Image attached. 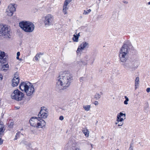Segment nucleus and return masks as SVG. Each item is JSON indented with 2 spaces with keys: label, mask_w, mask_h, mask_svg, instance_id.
I'll return each instance as SVG.
<instances>
[{
  "label": "nucleus",
  "mask_w": 150,
  "mask_h": 150,
  "mask_svg": "<svg viewBox=\"0 0 150 150\" xmlns=\"http://www.w3.org/2000/svg\"><path fill=\"white\" fill-rule=\"evenodd\" d=\"M72 75L69 71L60 73V75L58 77L56 88L58 90H64L69 87L72 80Z\"/></svg>",
  "instance_id": "1"
},
{
  "label": "nucleus",
  "mask_w": 150,
  "mask_h": 150,
  "mask_svg": "<svg viewBox=\"0 0 150 150\" xmlns=\"http://www.w3.org/2000/svg\"><path fill=\"white\" fill-rule=\"evenodd\" d=\"M19 25L21 28L25 32H31L35 28L34 24L29 21H22L19 23Z\"/></svg>",
  "instance_id": "2"
},
{
  "label": "nucleus",
  "mask_w": 150,
  "mask_h": 150,
  "mask_svg": "<svg viewBox=\"0 0 150 150\" xmlns=\"http://www.w3.org/2000/svg\"><path fill=\"white\" fill-rule=\"evenodd\" d=\"M0 34L4 36V38L9 39L11 38L10 29L6 25H0Z\"/></svg>",
  "instance_id": "3"
},
{
  "label": "nucleus",
  "mask_w": 150,
  "mask_h": 150,
  "mask_svg": "<svg viewBox=\"0 0 150 150\" xmlns=\"http://www.w3.org/2000/svg\"><path fill=\"white\" fill-rule=\"evenodd\" d=\"M44 22L46 27L52 25L54 23V17L51 14H48L45 16Z\"/></svg>",
  "instance_id": "4"
},
{
  "label": "nucleus",
  "mask_w": 150,
  "mask_h": 150,
  "mask_svg": "<svg viewBox=\"0 0 150 150\" xmlns=\"http://www.w3.org/2000/svg\"><path fill=\"white\" fill-rule=\"evenodd\" d=\"M24 94L18 89L15 90L11 94L12 99L17 100H21L24 97Z\"/></svg>",
  "instance_id": "5"
},
{
  "label": "nucleus",
  "mask_w": 150,
  "mask_h": 150,
  "mask_svg": "<svg viewBox=\"0 0 150 150\" xmlns=\"http://www.w3.org/2000/svg\"><path fill=\"white\" fill-rule=\"evenodd\" d=\"M132 63L133 62L132 61L127 60L125 62H122V65L126 70L132 71L135 69Z\"/></svg>",
  "instance_id": "6"
},
{
  "label": "nucleus",
  "mask_w": 150,
  "mask_h": 150,
  "mask_svg": "<svg viewBox=\"0 0 150 150\" xmlns=\"http://www.w3.org/2000/svg\"><path fill=\"white\" fill-rule=\"evenodd\" d=\"M47 109L44 107L41 108V110L38 116L39 118L45 119L48 115V112Z\"/></svg>",
  "instance_id": "7"
},
{
  "label": "nucleus",
  "mask_w": 150,
  "mask_h": 150,
  "mask_svg": "<svg viewBox=\"0 0 150 150\" xmlns=\"http://www.w3.org/2000/svg\"><path fill=\"white\" fill-rule=\"evenodd\" d=\"M20 79L18 77V73L16 72L14 75V77L12 80V85L13 87L18 86L19 83Z\"/></svg>",
  "instance_id": "8"
},
{
  "label": "nucleus",
  "mask_w": 150,
  "mask_h": 150,
  "mask_svg": "<svg viewBox=\"0 0 150 150\" xmlns=\"http://www.w3.org/2000/svg\"><path fill=\"white\" fill-rule=\"evenodd\" d=\"M26 93V95L28 96H30L32 95L34 91V88L33 85H30L29 86L27 87L24 91Z\"/></svg>",
  "instance_id": "9"
},
{
  "label": "nucleus",
  "mask_w": 150,
  "mask_h": 150,
  "mask_svg": "<svg viewBox=\"0 0 150 150\" xmlns=\"http://www.w3.org/2000/svg\"><path fill=\"white\" fill-rule=\"evenodd\" d=\"M88 46L89 44L88 43L86 42H83L78 47L76 51L77 53L81 52L82 50H83L84 48H88Z\"/></svg>",
  "instance_id": "10"
},
{
  "label": "nucleus",
  "mask_w": 150,
  "mask_h": 150,
  "mask_svg": "<svg viewBox=\"0 0 150 150\" xmlns=\"http://www.w3.org/2000/svg\"><path fill=\"white\" fill-rule=\"evenodd\" d=\"M37 117H32L31 118L29 121V122L30 123L31 126H33V127H34L42 128L43 127H42V125H41V124L40 122H38L37 124H35L34 123H32L31 122L33 121V120H34Z\"/></svg>",
  "instance_id": "11"
},
{
  "label": "nucleus",
  "mask_w": 150,
  "mask_h": 150,
  "mask_svg": "<svg viewBox=\"0 0 150 150\" xmlns=\"http://www.w3.org/2000/svg\"><path fill=\"white\" fill-rule=\"evenodd\" d=\"M119 57L121 62H125L127 61L128 58V54L119 53Z\"/></svg>",
  "instance_id": "12"
},
{
  "label": "nucleus",
  "mask_w": 150,
  "mask_h": 150,
  "mask_svg": "<svg viewBox=\"0 0 150 150\" xmlns=\"http://www.w3.org/2000/svg\"><path fill=\"white\" fill-rule=\"evenodd\" d=\"M128 47L127 44L124 43L120 49L119 53L128 54Z\"/></svg>",
  "instance_id": "13"
},
{
  "label": "nucleus",
  "mask_w": 150,
  "mask_h": 150,
  "mask_svg": "<svg viewBox=\"0 0 150 150\" xmlns=\"http://www.w3.org/2000/svg\"><path fill=\"white\" fill-rule=\"evenodd\" d=\"M5 56V53L4 52L0 51V63L3 64L5 63L7 61L6 57L4 58Z\"/></svg>",
  "instance_id": "14"
},
{
  "label": "nucleus",
  "mask_w": 150,
  "mask_h": 150,
  "mask_svg": "<svg viewBox=\"0 0 150 150\" xmlns=\"http://www.w3.org/2000/svg\"><path fill=\"white\" fill-rule=\"evenodd\" d=\"M28 83H26V82H21L19 86L20 89L23 91L26 90V89L29 86Z\"/></svg>",
  "instance_id": "15"
},
{
  "label": "nucleus",
  "mask_w": 150,
  "mask_h": 150,
  "mask_svg": "<svg viewBox=\"0 0 150 150\" xmlns=\"http://www.w3.org/2000/svg\"><path fill=\"white\" fill-rule=\"evenodd\" d=\"M84 59L86 62L89 61V62L90 63L91 65H92L94 62L95 59L94 58L91 57L90 58H89L88 56V55H86L84 57Z\"/></svg>",
  "instance_id": "16"
},
{
  "label": "nucleus",
  "mask_w": 150,
  "mask_h": 150,
  "mask_svg": "<svg viewBox=\"0 0 150 150\" xmlns=\"http://www.w3.org/2000/svg\"><path fill=\"white\" fill-rule=\"evenodd\" d=\"M8 68L9 65L8 64H3L2 65L1 70L6 71L8 69Z\"/></svg>",
  "instance_id": "17"
},
{
  "label": "nucleus",
  "mask_w": 150,
  "mask_h": 150,
  "mask_svg": "<svg viewBox=\"0 0 150 150\" xmlns=\"http://www.w3.org/2000/svg\"><path fill=\"white\" fill-rule=\"evenodd\" d=\"M15 4L13 5L12 4H11L9 5L8 8L10 10H11V11L12 10V11H16V8L15 7Z\"/></svg>",
  "instance_id": "18"
},
{
  "label": "nucleus",
  "mask_w": 150,
  "mask_h": 150,
  "mask_svg": "<svg viewBox=\"0 0 150 150\" xmlns=\"http://www.w3.org/2000/svg\"><path fill=\"white\" fill-rule=\"evenodd\" d=\"M15 11H12L11 10H10L9 9H8V8L6 9V12L7 13V14L8 16H11L13 15V13Z\"/></svg>",
  "instance_id": "19"
},
{
  "label": "nucleus",
  "mask_w": 150,
  "mask_h": 150,
  "mask_svg": "<svg viewBox=\"0 0 150 150\" xmlns=\"http://www.w3.org/2000/svg\"><path fill=\"white\" fill-rule=\"evenodd\" d=\"M139 78L138 77H137L135 79V89H136L137 87L138 86V84H139Z\"/></svg>",
  "instance_id": "20"
},
{
  "label": "nucleus",
  "mask_w": 150,
  "mask_h": 150,
  "mask_svg": "<svg viewBox=\"0 0 150 150\" xmlns=\"http://www.w3.org/2000/svg\"><path fill=\"white\" fill-rule=\"evenodd\" d=\"M43 54H42L41 53H39L37 54L34 57V58L33 59V60H34L35 59V60L37 61H38L39 58L40 57V55H42Z\"/></svg>",
  "instance_id": "21"
},
{
  "label": "nucleus",
  "mask_w": 150,
  "mask_h": 150,
  "mask_svg": "<svg viewBox=\"0 0 150 150\" xmlns=\"http://www.w3.org/2000/svg\"><path fill=\"white\" fill-rule=\"evenodd\" d=\"M82 131L83 133L84 134L86 137H88L89 132L87 129H86L84 130H83Z\"/></svg>",
  "instance_id": "22"
},
{
  "label": "nucleus",
  "mask_w": 150,
  "mask_h": 150,
  "mask_svg": "<svg viewBox=\"0 0 150 150\" xmlns=\"http://www.w3.org/2000/svg\"><path fill=\"white\" fill-rule=\"evenodd\" d=\"M83 108L86 111H88L90 110L91 105H83Z\"/></svg>",
  "instance_id": "23"
},
{
  "label": "nucleus",
  "mask_w": 150,
  "mask_h": 150,
  "mask_svg": "<svg viewBox=\"0 0 150 150\" xmlns=\"http://www.w3.org/2000/svg\"><path fill=\"white\" fill-rule=\"evenodd\" d=\"M74 37L72 38V40L74 41L75 42H78V41L79 36L78 35H76L74 34L73 35Z\"/></svg>",
  "instance_id": "24"
},
{
  "label": "nucleus",
  "mask_w": 150,
  "mask_h": 150,
  "mask_svg": "<svg viewBox=\"0 0 150 150\" xmlns=\"http://www.w3.org/2000/svg\"><path fill=\"white\" fill-rule=\"evenodd\" d=\"M124 115V117H125L124 119H125V116L126 114H123L122 113V112H120L117 115V117H121L122 116Z\"/></svg>",
  "instance_id": "25"
},
{
  "label": "nucleus",
  "mask_w": 150,
  "mask_h": 150,
  "mask_svg": "<svg viewBox=\"0 0 150 150\" xmlns=\"http://www.w3.org/2000/svg\"><path fill=\"white\" fill-rule=\"evenodd\" d=\"M38 119H40V121L41 124V125H42V127H43L45 126L46 125V122L44 121V120H42V119H41V118H39L38 117ZM41 119L42 118H41Z\"/></svg>",
  "instance_id": "26"
},
{
  "label": "nucleus",
  "mask_w": 150,
  "mask_h": 150,
  "mask_svg": "<svg viewBox=\"0 0 150 150\" xmlns=\"http://www.w3.org/2000/svg\"><path fill=\"white\" fill-rule=\"evenodd\" d=\"M124 119L123 118L119 117H117L116 121L117 122H123V121L124 120Z\"/></svg>",
  "instance_id": "27"
},
{
  "label": "nucleus",
  "mask_w": 150,
  "mask_h": 150,
  "mask_svg": "<svg viewBox=\"0 0 150 150\" xmlns=\"http://www.w3.org/2000/svg\"><path fill=\"white\" fill-rule=\"evenodd\" d=\"M78 62V64H81V63H82V64L83 65H87V62L84 61H80Z\"/></svg>",
  "instance_id": "28"
},
{
  "label": "nucleus",
  "mask_w": 150,
  "mask_h": 150,
  "mask_svg": "<svg viewBox=\"0 0 150 150\" xmlns=\"http://www.w3.org/2000/svg\"><path fill=\"white\" fill-rule=\"evenodd\" d=\"M4 127L3 125L0 124V134H1L2 133L4 132L3 130Z\"/></svg>",
  "instance_id": "29"
},
{
  "label": "nucleus",
  "mask_w": 150,
  "mask_h": 150,
  "mask_svg": "<svg viewBox=\"0 0 150 150\" xmlns=\"http://www.w3.org/2000/svg\"><path fill=\"white\" fill-rule=\"evenodd\" d=\"M91 11V9H89L87 11L84 10L83 14L84 15H88Z\"/></svg>",
  "instance_id": "30"
},
{
  "label": "nucleus",
  "mask_w": 150,
  "mask_h": 150,
  "mask_svg": "<svg viewBox=\"0 0 150 150\" xmlns=\"http://www.w3.org/2000/svg\"><path fill=\"white\" fill-rule=\"evenodd\" d=\"M101 97L100 95L98 93H96L94 96V98L96 100H98Z\"/></svg>",
  "instance_id": "31"
},
{
  "label": "nucleus",
  "mask_w": 150,
  "mask_h": 150,
  "mask_svg": "<svg viewBox=\"0 0 150 150\" xmlns=\"http://www.w3.org/2000/svg\"><path fill=\"white\" fill-rule=\"evenodd\" d=\"M70 1L67 0H66L64 3V5L67 6V5L70 3Z\"/></svg>",
  "instance_id": "32"
},
{
  "label": "nucleus",
  "mask_w": 150,
  "mask_h": 150,
  "mask_svg": "<svg viewBox=\"0 0 150 150\" xmlns=\"http://www.w3.org/2000/svg\"><path fill=\"white\" fill-rule=\"evenodd\" d=\"M13 122H11L10 123L9 125H8V127L10 128H12L13 127Z\"/></svg>",
  "instance_id": "33"
},
{
  "label": "nucleus",
  "mask_w": 150,
  "mask_h": 150,
  "mask_svg": "<svg viewBox=\"0 0 150 150\" xmlns=\"http://www.w3.org/2000/svg\"><path fill=\"white\" fill-rule=\"evenodd\" d=\"M133 144L132 143H131L130 144V146L129 149V150H133V146L132 145Z\"/></svg>",
  "instance_id": "34"
},
{
  "label": "nucleus",
  "mask_w": 150,
  "mask_h": 150,
  "mask_svg": "<svg viewBox=\"0 0 150 150\" xmlns=\"http://www.w3.org/2000/svg\"><path fill=\"white\" fill-rule=\"evenodd\" d=\"M68 8L67 7V6L63 5V9H66L67 10L68 9Z\"/></svg>",
  "instance_id": "35"
},
{
  "label": "nucleus",
  "mask_w": 150,
  "mask_h": 150,
  "mask_svg": "<svg viewBox=\"0 0 150 150\" xmlns=\"http://www.w3.org/2000/svg\"><path fill=\"white\" fill-rule=\"evenodd\" d=\"M18 134H16V135L15 136V137L14 139V140H15L18 139V138L19 137H18Z\"/></svg>",
  "instance_id": "36"
},
{
  "label": "nucleus",
  "mask_w": 150,
  "mask_h": 150,
  "mask_svg": "<svg viewBox=\"0 0 150 150\" xmlns=\"http://www.w3.org/2000/svg\"><path fill=\"white\" fill-rule=\"evenodd\" d=\"M67 10L65 9H63V12L64 14H67Z\"/></svg>",
  "instance_id": "37"
},
{
  "label": "nucleus",
  "mask_w": 150,
  "mask_h": 150,
  "mask_svg": "<svg viewBox=\"0 0 150 150\" xmlns=\"http://www.w3.org/2000/svg\"><path fill=\"white\" fill-rule=\"evenodd\" d=\"M59 119L61 120H62L64 119V117L62 116H61L59 117Z\"/></svg>",
  "instance_id": "38"
},
{
  "label": "nucleus",
  "mask_w": 150,
  "mask_h": 150,
  "mask_svg": "<svg viewBox=\"0 0 150 150\" xmlns=\"http://www.w3.org/2000/svg\"><path fill=\"white\" fill-rule=\"evenodd\" d=\"M94 104L96 105H98V103L97 101H95L94 103Z\"/></svg>",
  "instance_id": "39"
},
{
  "label": "nucleus",
  "mask_w": 150,
  "mask_h": 150,
  "mask_svg": "<svg viewBox=\"0 0 150 150\" xmlns=\"http://www.w3.org/2000/svg\"><path fill=\"white\" fill-rule=\"evenodd\" d=\"M123 124V122H122L120 123L118 125V126H122Z\"/></svg>",
  "instance_id": "40"
},
{
  "label": "nucleus",
  "mask_w": 150,
  "mask_h": 150,
  "mask_svg": "<svg viewBox=\"0 0 150 150\" xmlns=\"http://www.w3.org/2000/svg\"><path fill=\"white\" fill-rule=\"evenodd\" d=\"M125 100H126V101H129V99H128V98L127 96H125Z\"/></svg>",
  "instance_id": "41"
},
{
  "label": "nucleus",
  "mask_w": 150,
  "mask_h": 150,
  "mask_svg": "<svg viewBox=\"0 0 150 150\" xmlns=\"http://www.w3.org/2000/svg\"><path fill=\"white\" fill-rule=\"evenodd\" d=\"M3 140L1 139V138H0V145H1L3 143Z\"/></svg>",
  "instance_id": "42"
},
{
  "label": "nucleus",
  "mask_w": 150,
  "mask_h": 150,
  "mask_svg": "<svg viewBox=\"0 0 150 150\" xmlns=\"http://www.w3.org/2000/svg\"><path fill=\"white\" fill-rule=\"evenodd\" d=\"M146 91L147 92L149 93L150 91V88H147L146 89Z\"/></svg>",
  "instance_id": "43"
},
{
  "label": "nucleus",
  "mask_w": 150,
  "mask_h": 150,
  "mask_svg": "<svg viewBox=\"0 0 150 150\" xmlns=\"http://www.w3.org/2000/svg\"><path fill=\"white\" fill-rule=\"evenodd\" d=\"M3 79V76L0 74V80H2Z\"/></svg>",
  "instance_id": "44"
},
{
  "label": "nucleus",
  "mask_w": 150,
  "mask_h": 150,
  "mask_svg": "<svg viewBox=\"0 0 150 150\" xmlns=\"http://www.w3.org/2000/svg\"><path fill=\"white\" fill-rule=\"evenodd\" d=\"M18 135L17 137L19 138L20 137V134L21 133V132H18L17 133H16V134H18Z\"/></svg>",
  "instance_id": "45"
},
{
  "label": "nucleus",
  "mask_w": 150,
  "mask_h": 150,
  "mask_svg": "<svg viewBox=\"0 0 150 150\" xmlns=\"http://www.w3.org/2000/svg\"><path fill=\"white\" fill-rule=\"evenodd\" d=\"M127 102L128 101H126V100H125L124 101V104L125 105H127L128 103Z\"/></svg>",
  "instance_id": "46"
},
{
  "label": "nucleus",
  "mask_w": 150,
  "mask_h": 150,
  "mask_svg": "<svg viewBox=\"0 0 150 150\" xmlns=\"http://www.w3.org/2000/svg\"><path fill=\"white\" fill-rule=\"evenodd\" d=\"M20 55V52H18L17 53V55L18 56H19Z\"/></svg>",
  "instance_id": "47"
},
{
  "label": "nucleus",
  "mask_w": 150,
  "mask_h": 150,
  "mask_svg": "<svg viewBox=\"0 0 150 150\" xmlns=\"http://www.w3.org/2000/svg\"><path fill=\"white\" fill-rule=\"evenodd\" d=\"M60 108L62 110H66V109L64 107H62Z\"/></svg>",
  "instance_id": "48"
},
{
  "label": "nucleus",
  "mask_w": 150,
  "mask_h": 150,
  "mask_svg": "<svg viewBox=\"0 0 150 150\" xmlns=\"http://www.w3.org/2000/svg\"><path fill=\"white\" fill-rule=\"evenodd\" d=\"M33 127H31V131L33 133H35V132L33 131Z\"/></svg>",
  "instance_id": "49"
},
{
  "label": "nucleus",
  "mask_w": 150,
  "mask_h": 150,
  "mask_svg": "<svg viewBox=\"0 0 150 150\" xmlns=\"http://www.w3.org/2000/svg\"><path fill=\"white\" fill-rule=\"evenodd\" d=\"M123 2L124 3H125V4H127L128 3V2H127L126 1H123Z\"/></svg>",
  "instance_id": "50"
},
{
  "label": "nucleus",
  "mask_w": 150,
  "mask_h": 150,
  "mask_svg": "<svg viewBox=\"0 0 150 150\" xmlns=\"http://www.w3.org/2000/svg\"><path fill=\"white\" fill-rule=\"evenodd\" d=\"M83 77H81L79 79H80V81H82L83 80Z\"/></svg>",
  "instance_id": "51"
},
{
  "label": "nucleus",
  "mask_w": 150,
  "mask_h": 150,
  "mask_svg": "<svg viewBox=\"0 0 150 150\" xmlns=\"http://www.w3.org/2000/svg\"><path fill=\"white\" fill-rule=\"evenodd\" d=\"M119 122H116V123H115V124L117 125Z\"/></svg>",
  "instance_id": "52"
},
{
  "label": "nucleus",
  "mask_w": 150,
  "mask_h": 150,
  "mask_svg": "<svg viewBox=\"0 0 150 150\" xmlns=\"http://www.w3.org/2000/svg\"><path fill=\"white\" fill-rule=\"evenodd\" d=\"M90 145L91 146V148H93V145L92 144H90Z\"/></svg>",
  "instance_id": "53"
},
{
  "label": "nucleus",
  "mask_w": 150,
  "mask_h": 150,
  "mask_svg": "<svg viewBox=\"0 0 150 150\" xmlns=\"http://www.w3.org/2000/svg\"><path fill=\"white\" fill-rule=\"evenodd\" d=\"M16 59H19V56H17L16 57Z\"/></svg>",
  "instance_id": "54"
},
{
  "label": "nucleus",
  "mask_w": 150,
  "mask_h": 150,
  "mask_svg": "<svg viewBox=\"0 0 150 150\" xmlns=\"http://www.w3.org/2000/svg\"><path fill=\"white\" fill-rule=\"evenodd\" d=\"M30 54V51H29V52L28 53V55H29Z\"/></svg>",
  "instance_id": "55"
},
{
  "label": "nucleus",
  "mask_w": 150,
  "mask_h": 150,
  "mask_svg": "<svg viewBox=\"0 0 150 150\" xmlns=\"http://www.w3.org/2000/svg\"><path fill=\"white\" fill-rule=\"evenodd\" d=\"M148 4L150 5V1L148 3Z\"/></svg>",
  "instance_id": "56"
},
{
  "label": "nucleus",
  "mask_w": 150,
  "mask_h": 150,
  "mask_svg": "<svg viewBox=\"0 0 150 150\" xmlns=\"http://www.w3.org/2000/svg\"><path fill=\"white\" fill-rule=\"evenodd\" d=\"M77 35H78V36L79 37V36H80L79 33H78Z\"/></svg>",
  "instance_id": "57"
},
{
  "label": "nucleus",
  "mask_w": 150,
  "mask_h": 150,
  "mask_svg": "<svg viewBox=\"0 0 150 150\" xmlns=\"http://www.w3.org/2000/svg\"><path fill=\"white\" fill-rule=\"evenodd\" d=\"M23 130V129H21V130Z\"/></svg>",
  "instance_id": "58"
},
{
  "label": "nucleus",
  "mask_w": 150,
  "mask_h": 150,
  "mask_svg": "<svg viewBox=\"0 0 150 150\" xmlns=\"http://www.w3.org/2000/svg\"><path fill=\"white\" fill-rule=\"evenodd\" d=\"M102 138H103V136H102Z\"/></svg>",
  "instance_id": "59"
},
{
  "label": "nucleus",
  "mask_w": 150,
  "mask_h": 150,
  "mask_svg": "<svg viewBox=\"0 0 150 150\" xmlns=\"http://www.w3.org/2000/svg\"><path fill=\"white\" fill-rule=\"evenodd\" d=\"M21 134L22 135H23V134Z\"/></svg>",
  "instance_id": "60"
},
{
  "label": "nucleus",
  "mask_w": 150,
  "mask_h": 150,
  "mask_svg": "<svg viewBox=\"0 0 150 150\" xmlns=\"http://www.w3.org/2000/svg\"><path fill=\"white\" fill-rule=\"evenodd\" d=\"M116 150H119V149H116Z\"/></svg>",
  "instance_id": "61"
},
{
  "label": "nucleus",
  "mask_w": 150,
  "mask_h": 150,
  "mask_svg": "<svg viewBox=\"0 0 150 150\" xmlns=\"http://www.w3.org/2000/svg\"><path fill=\"white\" fill-rule=\"evenodd\" d=\"M81 18H82V16H81Z\"/></svg>",
  "instance_id": "62"
},
{
  "label": "nucleus",
  "mask_w": 150,
  "mask_h": 150,
  "mask_svg": "<svg viewBox=\"0 0 150 150\" xmlns=\"http://www.w3.org/2000/svg\"><path fill=\"white\" fill-rule=\"evenodd\" d=\"M139 144H140V142H139Z\"/></svg>",
  "instance_id": "63"
}]
</instances>
